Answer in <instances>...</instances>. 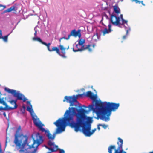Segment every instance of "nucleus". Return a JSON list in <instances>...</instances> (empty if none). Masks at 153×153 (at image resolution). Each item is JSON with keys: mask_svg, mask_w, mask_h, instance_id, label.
I'll use <instances>...</instances> for the list:
<instances>
[{"mask_svg": "<svg viewBox=\"0 0 153 153\" xmlns=\"http://www.w3.org/2000/svg\"><path fill=\"white\" fill-rule=\"evenodd\" d=\"M78 114L77 115L76 121H73V116L69 114L70 111H66L64 117L59 118L53 124L57 127L53 134H58L65 131L66 126L68 124L72 128H74L76 132L82 131L83 134H88L91 129L90 126H88L85 124V120L86 117L85 114L88 112L87 110L84 109L77 110Z\"/></svg>", "mask_w": 153, "mask_h": 153, "instance_id": "obj_1", "label": "nucleus"}, {"mask_svg": "<svg viewBox=\"0 0 153 153\" xmlns=\"http://www.w3.org/2000/svg\"><path fill=\"white\" fill-rule=\"evenodd\" d=\"M33 143L30 145L28 142V137L25 135L15 134L14 143L16 145V148L19 153H31L28 148H25L26 145L29 149L35 148L34 152L37 149L39 146L44 141L43 136L40 134H32Z\"/></svg>", "mask_w": 153, "mask_h": 153, "instance_id": "obj_2", "label": "nucleus"}, {"mask_svg": "<svg viewBox=\"0 0 153 153\" xmlns=\"http://www.w3.org/2000/svg\"><path fill=\"white\" fill-rule=\"evenodd\" d=\"M95 105V108L94 107V105H89L88 106L89 110H92L96 113L98 117L105 121L109 120V116L111 111L117 109L120 105L119 103L102 102L98 100H96Z\"/></svg>", "mask_w": 153, "mask_h": 153, "instance_id": "obj_3", "label": "nucleus"}, {"mask_svg": "<svg viewBox=\"0 0 153 153\" xmlns=\"http://www.w3.org/2000/svg\"><path fill=\"white\" fill-rule=\"evenodd\" d=\"M5 91L11 94L14 97L16 98V100H11L8 102H10L12 105H14L13 107H9L8 105V108L9 110H12L16 109L18 105L16 103L17 100H22L23 102H25L27 99L25 97V96L22 94L20 93L19 92L15 90L11 89L8 88H5Z\"/></svg>", "mask_w": 153, "mask_h": 153, "instance_id": "obj_4", "label": "nucleus"}, {"mask_svg": "<svg viewBox=\"0 0 153 153\" xmlns=\"http://www.w3.org/2000/svg\"><path fill=\"white\" fill-rule=\"evenodd\" d=\"M30 107H27V110L30 113L34 125L42 132H44L45 134H50L48 129H45L43 128L44 125L40 121L39 119L37 118V116L34 114V111L32 109V105H30Z\"/></svg>", "mask_w": 153, "mask_h": 153, "instance_id": "obj_5", "label": "nucleus"}, {"mask_svg": "<svg viewBox=\"0 0 153 153\" xmlns=\"http://www.w3.org/2000/svg\"><path fill=\"white\" fill-rule=\"evenodd\" d=\"M78 96V95H76V96L74 95L73 96H65L63 101L65 102L66 101L67 103H70V106H74L75 105L74 104V102H76L79 104L77 100Z\"/></svg>", "mask_w": 153, "mask_h": 153, "instance_id": "obj_6", "label": "nucleus"}, {"mask_svg": "<svg viewBox=\"0 0 153 153\" xmlns=\"http://www.w3.org/2000/svg\"><path fill=\"white\" fill-rule=\"evenodd\" d=\"M72 36L74 37L78 36L79 38L81 36V30L78 29L77 31H76L75 29L72 30L70 32V34L68 35V37L65 38V37H63L60 38L59 39V42H60L61 40L62 39H65L66 40L69 39L70 37Z\"/></svg>", "mask_w": 153, "mask_h": 153, "instance_id": "obj_7", "label": "nucleus"}, {"mask_svg": "<svg viewBox=\"0 0 153 153\" xmlns=\"http://www.w3.org/2000/svg\"><path fill=\"white\" fill-rule=\"evenodd\" d=\"M119 142H117L118 147L117 149H116V146L115 148L113 149L112 150L114 149L115 151L114 153H127L125 151L122 149V146L123 144V140L120 138H118Z\"/></svg>", "mask_w": 153, "mask_h": 153, "instance_id": "obj_8", "label": "nucleus"}, {"mask_svg": "<svg viewBox=\"0 0 153 153\" xmlns=\"http://www.w3.org/2000/svg\"><path fill=\"white\" fill-rule=\"evenodd\" d=\"M110 20L112 24L114 25L118 26L120 24V17L113 14L111 15Z\"/></svg>", "mask_w": 153, "mask_h": 153, "instance_id": "obj_9", "label": "nucleus"}, {"mask_svg": "<svg viewBox=\"0 0 153 153\" xmlns=\"http://www.w3.org/2000/svg\"><path fill=\"white\" fill-rule=\"evenodd\" d=\"M86 96L89 97L93 100H96L97 98V96L96 95L93 94V93L90 91H88L86 92V94H85L84 93L82 94H80L79 95V96L80 97H82L83 96Z\"/></svg>", "mask_w": 153, "mask_h": 153, "instance_id": "obj_10", "label": "nucleus"}, {"mask_svg": "<svg viewBox=\"0 0 153 153\" xmlns=\"http://www.w3.org/2000/svg\"><path fill=\"white\" fill-rule=\"evenodd\" d=\"M48 145L50 146H53V148H51V149H48L51 151V152H56L57 150L58 149V146L57 145H54V143L51 140H49L48 142Z\"/></svg>", "mask_w": 153, "mask_h": 153, "instance_id": "obj_11", "label": "nucleus"}, {"mask_svg": "<svg viewBox=\"0 0 153 153\" xmlns=\"http://www.w3.org/2000/svg\"><path fill=\"white\" fill-rule=\"evenodd\" d=\"M81 109V108L79 109ZM79 109H76L74 107H69V110H68L70 111L69 114H72L73 115V117H74V115H75L77 117V115H78V112L77 111V110ZM68 110H67L66 111ZM73 121H74L73 120Z\"/></svg>", "mask_w": 153, "mask_h": 153, "instance_id": "obj_12", "label": "nucleus"}, {"mask_svg": "<svg viewBox=\"0 0 153 153\" xmlns=\"http://www.w3.org/2000/svg\"><path fill=\"white\" fill-rule=\"evenodd\" d=\"M59 47L60 49L62 51V53L63 54V55L61 54L60 53V54L59 55L63 58H66V57L65 56V54L66 53L65 50L66 49L67 50H68L69 48V47L67 48H64L62 45H59Z\"/></svg>", "mask_w": 153, "mask_h": 153, "instance_id": "obj_13", "label": "nucleus"}, {"mask_svg": "<svg viewBox=\"0 0 153 153\" xmlns=\"http://www.w3.org/2000/svg\"><path fill=\"white\" fill-rule=\"evenodd\" d=\"M85 43V39H80L78 42V44L80 46H81V47H82L83 46H84V48H85L88 45H90V48H91V46H92L93 48H94V45H88L86 46H85L84 44Z\"/></svg>", "mask_w": 153, "mask_h": 153, "instance_id": "obj_14", "label": "nucleus"}, {"mask_svg": "<svg viewBox=\"0 0 153 153\" xmlns=\"http://www.w3.org/2000/svg\"><path fill=\"white\" fill-rule=\"evenodd\" d=\"M90 45H88L85 48H84V46H83L82 47H81L80 48H78V49L76 50L73 49V51L74 52H76L78 51H82L88 49L89 51L91 52L92 51V49L91 48H90Z\"/></svg>", "mask_w": 153, "mask_h": 153, "instance_id": "obj_15", "label": "nucleus"}, {"mask_svg": "<svg viewBox=\"0 0 153 153\" xmlns=\"http://www.w3.org/2000/svg\"><path fill=\"white\" fill-rule=\"evenodd\" d=\"M53 51H56V53L58 54H60V51L59 49L56 47H54L53 46L52 47V48L51 49V52H52Z\"/></svg>", "mask_w": 153, "mask_h": 153, "instance_id": "obj_16", "label": "nucleus"}, {"mask_svg": "<svg viewBox=\"0 0 153 153\" xmlns=\"http://www.w3.org/2000/svg\"><path fill=\"white\" fill-rule=\"evenodd\" d=\"M13 6L14 8V10L15 11L19 12L21 11L20 6L19 5L16 4Z\"/></svg>", "mask_w": 153, "mask_h": 153, "instance_id": "obj_17", "label": "nucleus"}, {"mask_svg": "<svg viewBox=\"0 0 153 153\" xmlns=\"http://www.w3.org/2000/svg\"><path fill=\"white\" fill-rule=\"evenodd\" d=\"M111 31L108 29H107L106 28H105L104 30L102 31V34L103 36L107 34H108L109 33L111 32Z\"/></svg>", "mask_w": 153, "mask_h": 153, "instance_id": "obj_18", "label": "nucleus"}, {"mask_svg": "<svg viewBox=\"0 0 153 153\" xmlns=\"http://www.w3.org/2000/svg\"><path fill=\"white\" fill-rule=\"evenodd\" d=\"M115 148V145H110L108 148V153H112V149Z\"/></svg>", "mask_w": 153, "mask_h": 153, "instance_id": "obj_19", "label": "nucleus"}, {"mask_svg": "<svg viewBox=\"0 0 153 153\" xmlns=\"http://www.w3.org/2000/svg\"><path fill=\"white\" fill-rule=\"evenodd\" d=\"M99 39V38L98 36V33L97 32L92 37V39L94 41H97Z\"/></svg>", "mask_w": 153, "mask_h": 153, "instance_id": "obj_20", "label": "nucleus"}, {"mask_svg": "<svg viewBox=\"0 0 153 153\" xmlns=\"http://www.w3.org/2000/svg\"><path fill=\"white\" fill-rule=\"evenodd\" d=\"M114 11L117 14L120 13V10L117 6H114Z\"/></svg>", "mask_w": 153, "mask_h": 153, "instance_id": "obj_21", "label": "nucleus"}, {"mask_svg": "<svg viewBox=\"0 0 153 153\" xmlns=\"http://www.w3.org/2000/svg\"><path fill=\"white\" fill-rule=\"evenodd\" d=\"M14 8L13 7V6H11L10 8H8L4 10V13H5L7 12H10L12 11H14Z\"/></svg>", "mask_w": 153, "mask_h": 153, "instance_id": "obj_22", "label": "nucleus"}, {"mask_svg": "<svg viewBox=\"0 0 153 153\" xmlns=\"http://www.w3.org/2000/svg\"><path fill=\"white\" fill-rule=\"evenodd\" d=\"M0 103L4 105H8L7 103L4 100V98L0 97Z\"/></svg>", "mask_w": 153, "mask_h": 153, "instance_id": "obj_23", "label": "nucleus"}, {"mask_svg": "<svg viewBox=\"0 0 153 153\" xmlns=\"http://www.w3.org/2000/svg\"><path fill=\"white\" fill-rule=\"evenodd\" d=\"M56 135V134H47L48 138L51 140H53L54 139Z\"/></svg>", "mask_w": 153, "mask_h": 153, "instance_id": "obj_24", "label": "nucleus"}, {"mask_svg": "<svg viewBox=\"0 0 153 153\" xmlns=\"http://www.w3.org/2000/svg\"><path fill=\"white\" fill-rule=\"evenodd\" d=\"M33 40L35 41H37L43 44L44 42H43L41 39L39 37H34L33 38Z\"/></svg>", "mask_w": 153, "mask_h": 153, "instance_id": "obj_25", "label": "nucleus"}, {"mask_svg": "<svg viewBox=\"0 0 153 153\" xmlns=\"http://www.w3.org/2000/svg\"><path fill=\"white\" fill-rule=\"evenodd\" d=\"M51 43H49L47 44V43H46V42H44L43 44V45H45V46H46L47 47V49H48V50L50 52H51V49L50 48V45H51Z\"/></svg>", "mask_w": 153, "mask_h": 153, "instance_id": "obj_26", "label": "nucleus"}, {"mask_svg": "<svg viewBox=\"0 0 153 153\" xmlns=\"http://www.w3.org/2000/svg\"><path fill=\"white\" fill-rule=\"evenodd\" d=\"M22 132L21 127L20 126H18L15 134H20Z\"/></svg>", "mask_w": 153, "mask_h": 153, "instance_id": "obj_27", "label": "nucleus"}, {"mask_svg": "<svg viewBox=\"0 0 153 153\" xmlns=\"http://www.w3.org/2000/svg\"><path fill=\"white\" fill-rule=\"evenodd\" d=\"M9 35L10 34H9L7 35L3 36L1 38V39H2L4 42H7V41L8 37Z\"/></svg>", "mask_w": 153, "mask_h": 153, "instance_id": "obj_28", "label": "nucleus"}, {"mask_svg": "<svg viewBox=\"0 0 153 153\" xmlns=\"http://www.w3.org/2000/svg\"><path fill=\"white\" fill-rule=\"evenodd\" d=\"M4 107H3L2 106L0 107V111L1 110H9L8 108V105H5Z\"/></svg>", "mask_w": 153, "mask_h": 153, "instance_id": "obj_29", "label": "nucleus"}, {"mask_svg": "<svg viewBox=\"0 0 153 153\" xmlns=\"http://www.w3.org/2000/svg\"><path fill=\"white\" fill-rule=\"evenodd\" d=\"M6 7V6L0 4V10H4Z\"/></svg>", "mask_w": 153, "mask_h": 153, "instance_id": "obj_30", "label": "nucleus"}, {"mask_svg": "<svg viewBox=\"0 0 153 153\" xmlns=\"http://www.w3.org/2000/svg\"><path fill=\"white\" fill-rule=\"evenodd\" d=\"M99 125L102 126L104 129H106L107 127V126L105 124H100Z\"/></svg>", "mask_w": 153, "mask_h": 153, "instance_id": "obj_31", "label": "nucleus"}, {"mask_svg": "<svg viewBox=\"0 0 153 153\" xmlns=\"http://www.w3.org/2000/svg\"><path fill=\"white\" fill-rule=\"evenodd\" d=\"M128 30H127L126 35H125V36H123V39H125L126 38V37L127 36V34H128Z\"/></svg>", "mask_w": 153, "mask_h": 153, "instance_id": "obj_32", "label": "nucleus"}, {"mask_svg": "<svg viewBox=\"0 0 153 153\" xmlns=\"http://www.w3.org/2000/svg\"><path fill=\"white\" fill-rule=\"evenodd\" d=\"M96 130V128L92 130L91 131L90 130V132L89 133H88V134H93L95 132Z\"/></svg>", "mask_w": 153, "mask_h": 153, "instance_id": "obj_33", "label": "nucleus"}, {"mask_svg": "<svg viewBox=\"0 0 153 153\" xmlns=\"http://www.w3.org/2000/svg\"><path fill=\"white\" fill-rule=\"evenodd\" d=\"M122 23L121 25H123L124 24H127V21L126 20H125L124 19H123V20H122Z\"/></svg>", "mask_w": 153, "mask_h": 153, "instance_id": "obj_34", "label": "nucleus"}, {"mask_svg": "<svg viewBox=\"0 0 153 153\" xmlns=\"http://www.w3.org/2000/svg\"><path fill=\"white\" fill-rule=\"evenodd\" d=\"M59 151V153H65L64 150L62 149H60Z\"/></svg>", "mask_w": 153, "mask_h": 153, "instance_id": "obj_35", "label": "nucleus"}, {"mask_svg": "<svg viewBox=\"0 0 153 153\" xmlns=\"http://www.w3.org/2000/svg\"><path fill=\"white\" fill-rule=\"evenodd\" d=\"M111 24H109L108 25V29L111 31L112 30L111 29Z\"/></svg>", "mask_w": 153, "mask_h": 153, "instance_id": "obj_36", "label": "nucleus"}, {"mask_svg": "<svg viewBox=\"0 0 153 153\" xmlns=\"http://www.w3.org/2000/svg\"><path fill=\"white\" fill-rule=\"evenodd\" d=\"M2 31L1 30H0V39H1L3 36H2Z\"/></svg>", "mask_w": 153, "mask_h": 153, "instance_id": "obj_37", "label": "nucleus"}, {"mask_svg": "<svg viewBox=\"0 0 153 153\" xmlns=\"http://www.w3.org/2000/svg\"><path fill=\"white\" fill-rule=\"evenodd\" d=\"M134 1L136 3H139L140 4V2L138 0H134Z\"/></svg>", "mask_w": 153, "mask_h": 153, "instance_id": "obj_38", "label": "nucleus"}, {"mask_svg": "<svg viewBox=\"0 0 153 153\" xmlns=\"http://www.w3.org/2000/svg\"><path fill=\"white\" fill-rule=\"evenodd\" d=\"M7 141H8V137H6V142H5V145H7Z\"/></svg>", "mask_w": 153, "mask_h": 153, "instance_id": "obj_39", "label": "nucleus"}, {"mask_svg": "<svg viewBox=\"0 0 153 153\" xmlns=\"http://www.w3.org/2000/svg\"><path fill=\"white\" fill-rule=\"evenodd\" d=\"M120 17L121 19L122 20H123V15L122 14L120 15Z\"/></svg>", "mask_w": 153, "mask_h": 153, "instance_id": "obj_40", "label": "nucleus"}, {"mask_svg": "<svg viewBox=\"0 0 153 153\" xmlns=\"http://www.w3.org/2000/svg\"><path fill=\"white\" fill-rule=\"evenodd\" d=\"M92 134H85L86 137H90Z\"/></svg>", "mask_w": 153, "mask_h": 153, "instance_id": "obj_41", "label": "nucleus"}, {"mask_svg": "<svg viewBox=\"0 0 153 153\" xmlns=\"http://www.w3.org/2000/svg\"><path fill=\"white\" fill-rule=\"evenodd\" d=\"M34 36H36V35H37V31L36 30L35 31V32L34 33Z\"/></svg>", "mask_w": 153, "mask_h": 153, "instance_id": "obj_42", "label": "nucleus"}, {"mask_svg": "<svg viewBox=\"0 0 153 153\" xmlns=\"http://www.w3.org/2000/svg\"><path fill=\"white\" fill-rule=\"evenodd\" d=\"M3 115L5 117H6V115L5 112H4L3 113Z\"/></svg>", "mask_w": 153, "mask_h": 153, "instance_id": "obj_43", "label": "nucleus"}, {"mask_svg": "<svg viewBox=\"0 0 153 153\" xmlns=\"http://www.w3.org/2000/svg\"><path fill=\"white\" fill-rule=\"evenodd\" d=\"M27 103L28 104H29L30 105H30H31V103H30V101H27Z\"/></svg>", "mask_w": 153, "mask_h": 153, "instance_id": "obj_44", "label": "nucleus"}, {"mask_svg": "<svg viewBox=\"0 0 153 153\" xmlns=\"http://www.w3.org/2000/svg\"><path fill=\"white\" fill-rule=\"evenodd\" d=\"M141 3H142V4L143 5V6H145V4L143 3V1H141Z\"/></svg>", "mask_w": 153, "mask_h": 153, "instance_id": "obj_45", "label": "nucleus"}, {"mask_svg": "<svg viewBox=\"0 0 153 153\" xmlns=\"http://www.w3.org/2000/svg\"><path fill=\"white\" fill-rule=\"evenodd\" d=\"M82 107H84L85 108H87V107H86V106H85L84 105H83L82 106Z\"/></svg>", "mask_w": 153, "mask_h": 153, "instance_id": "obj_46", "label": "nucleus"}, {"mask_svg": "<svg viewBox=\"0 0 153 153\" xmlns=\"http://www.w3.org/2000/svg\"><path fill=\"white\" fill-rule=\"evenodd\" d=\"M149 153H153V151H152L150 152Z\"/></svg>", "mask_w": 153, "mask_h": 153, "instance_id": "obj_47", "label": "nucleus"}, {"mask_svg": "<svg viewBox=\"0 0 153 153\" xmlns=\"http://www.w3.org/2000/svg\"><path fill=\"white\" fill-rule=\"evenodd\" d=\"M97 128H98V129L99 130H100V128L99 127V126H98Z\"/></svg>", "mask_w": 153, "mask_h": 153, "instance_id": "obj_48", "label": "nucleus"}, {"mask_svg": "<svg viewBox=\"0 0 153 153\" xmlns=\"http://www.w3.org/2000/svg\"><path fill=\"white\" fill-rule=\"evenodd\" d=\"M78 45H76V47H78Z\"/></svg>", "mask_w": 153, "mask_h": 153, "instance_id": "obj_49", "label": "nucleus"}, {"mask_svg": "<svg viewBox=\"0 0 153 153\" xmlns=\"http://www.w3.org/2000/svg\"><path fill=\"white\" fill-rule=\"evenodd\" d=\"M36 134H39V133H37Z\"/></svg>", "mask_w": 153, "mask_h": 153, "instance_id": "obj_50", "label": "nucleus"}, {"mask_svg": "<svg viewBox=\"0 0 153 153\" xmlns=\"http://www.w3.org/2000/svg\"><path fill=\"white\" fill-rule=\"evenodd\" d=\"M8 128H7V130Z\"/></svg>", "mask_w": 153, "mask_h": 153, "instance_id": "obj_51", "label": "nucleus"}]
</instances>
